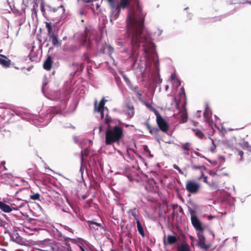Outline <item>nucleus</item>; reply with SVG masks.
<instances>
[{"mask_svg":"<svg viewBox=\"0 0 251 251\" xmlns=\"http://www.w3.org/2000/svg\"><path fill=\"white\" fill-rule=\"evenodd\" d=\"M133 1L135 6L129 10L126 19V33L131 37L132 67L145 77L150 71L151 59L156 53L155 47L149 35L143 31L145 14L139 0Z\"/></svg>","mask_w":251,"mask_h":251,"instance_id":"f257e3e1","label":"nucleus"},{"mask_svg":"<svg viewBox=\"0 0 251 251\" xmlns=\"http://www.w3.org/2000/svg\"><path fill=\"white\" fill-rule=\"evenodd\" d=\"M176 108L179 111V115L181 117L182 123H185L187 120V114L185 106L186 104V97L184 89L181 88L179 93V96L174 99Z\"/></svg>","mask_w":251,"mask_h":251,"instance_id":"f03ea898","label":"nucleus"},{"mask_svg":"<svg viewBox=\"0 0 251 251\" xmlns=\"http://www.w3.org/2000/svg\"><path fill=\"white\" fill-rule=\"evenodd\" d=\"M123 135V129L118 126L109 128L105 133V143L107 145H111L118 142L122 138Z\"/></svg>","mask_w":251,"mask_h":251,"instance_id":"7ed1b4c3","label":"nucleus"},{"mask_svg":"<svg viewBox=\"0 0 251 251\" xmlns=\"http://www.w3.org/2000/svg\"><path fill=\"white\" fill-rule=\"evenodd\" d=\"M105 100L103 98L100 102L99 105L97 104V100L95 101V111L99 113L100 115V118L103 119L104 118V114H106L105 121L106 123L108 124L111 120L107 115L108 109L104 107Z\"/></svg>","mask_w":251,"mask_h":251,"instance_id":"20e7f679","label":"nucleus"},{"mask_svg":"<svg viewBox=\"0 0 251 251\" xmlns=\"http://www.w3.org/2000/svg\"><path fill=\"white\" fill-rule=\"evenodd\" d=\"M110 4L111 8L114 9L116 8L117 10V14H119L121 9H125L129 5V0H119L116 2L115 0H107Z\"/></svg>","mask_w":251,"mask_h":251,"instance_id":"39448f33","label":"nucleus"},{"mask_svg":"<svg viewBox=\"0 0 251 251\" xmlns=\"http://www.w3.org/2000/svg\"><path fill=\"white\" fill-rule=\"evenodd\" d=\"M200 188L199 183L195 182L193 180H189L186 182V189L189 193H196Z\"/></svg>","mask_w":251,"mask_h":251,"instance_id":"423d86ee","label":"nucleus"},{"mask_svg":"<svg viewBox=\"0 0 251 251\" xmlns=\"http://www.w3.org/2000/svg\"><path fill=\"white\" fill-rule=\"evenodd\" d=\"M197 236L198 237V245L202 249L207 250L210 247V244H206L205 242V237L203 235V232H198Z\"/></svg>","mask_w":251,"mask_h":251,"instance_id":"0eeeda50","label":"nucleus"},{"mask_svg":"<svg viewBox=\"0 0 251 251\" xmlns=\"http://www.w3.org/2000/svg\"><path fill=\"white\" fill-rule=\"evenodd\" d=\"M191 220L193 226L198 232H203V228L201 223L195 215L193 214L191 216Z\"/></svg>","mask_w":251,"mask_h":251,"instance_id":"6e6552de","label":"nucleus"},{"mask_svg":"<svg viewBox=\"0 0 251 251\" xmlns=\"http://www.w3.org/2000/svg\"><path fill=\"white\" fill-rule=\"evenodd\" d=\"M156 122L158 126L162 131L166 132L168 130V125L160 114L156 116Z\"/></svg>","mask_w":251,"mask_h":251,"instance_id":"1a4fd4ad","label":"nucleus"},{"mask_svg":"<svg viewBox=\"0 0 251 251\" xmlns=\"http://www.w3.org/2000/svg\"><path fill=\"white\" fill-rule=\"evenodd\" d=\"M11 61L5 55L0 54V65L5 68H8L10 66Z\"/></svg>","mask_w":251,"mask_h":251,"instance_id":"9d476101","label":"nucleus"},{"mask_svg":"<svg viewBox=\"0 0 251 251\" xmlns=\"http://www.w3.org/2000/svg\"><path fill=\"white\" fill-rule=\"evenodd\" d=\"M124 112L125 114L129 117H132L134 115V111L133 106L126 105L124 107Z\"/></svg>","mask_w":251,"mask_h":251,"instance_id":"9b49d317","label":"nucleus"},{"mask_svg":"<svg viewBox=\"0 0 251 251\" xmlns=\"http://www.w3.org/2000/svg\"><path fill=\"white\" fill-rule=\"evenodd\" d=\"M0 209L6 213H9L12 211V208L9 205L1 201H0Z\"/></svg>","mask_w":251,"mask_h":251,"instance_id":"f8f14e48","label":"nucleus"},{"mask_svg":"<svg viewBox=\"0 0 251 251\" xmlns=\"http://www.w3.org/2000/svg\"><path fill=\"white\" fill-rule=\"evenodd\" d=\"M52 66V61L51 57L49 56L44 63V68L47 70H50Z\"/></svg>","mask_w":251,"mask_h":251,"instance_id":"ddd939ff","label":"nucleus"},{"mask_svg":"<svg viewBox=\"0 0 251 251\" xmlns=\"http://www.w3.org/2000/svg\"><path fill=\"white\" fill-rule=\"evenodd\" d=\"M171 81L174 87H177L180 85V82L177 79L175 74L171 75Z\"/></svg>","mask_w":251,"mask_h":251,"instance_id":"4468645a","label":"nucleus"},{"mask_svg":"<svg viewBox=\"0 0 251 251\" xmlns=\"http://www.w3.org/2000/svg\"><path fill=\"white\" fill-rule=\"evenodd\" d=\"M69 240L71 241L73 243L77 244L79 247L80 245L82 246L83 243L85 242L84 240L82 239H69Z\"/></svg>","mask_w":251,"mask_h":251,"instance_id":"2eb2a0df","label":"nucleus"},{"mask_svg":"<svg viewBox=\"0 0 251 251\" xmlns=\"http://www.w3.org/2000/svg\"><path fill=\"white\" fill-rule=\"evenodd\" d=\"M177 251H190V249L188 244H183L179 246Z\"/></svg>","mask_w":251,"mask_h":251,"instance_id":"dca6fc26","label":"nucleus"},{"mask_svg":"<svg viewBox=\"0 0 251 251\" xmlns=\"http://www.w3.org/2000/svg\"><path fill=\"white\" fill-rule=\"evenodd\" d=\"M49 35L50 36V39L51 40L52 44L55 46L59 45V42L58 41L57 37L53 33H51Z\"/></svg>","mask_w":251,"mask_h":251,"instance_id":"f3484780","label":"nucleus"},{"mask_svg":"<svg viewBox=\"0 0 251 251\" xmlns=\"http://www.w3.org/2000/svg\"><path fill=\"white\" fill-rule=\"evenodd\" d=\"M136 223H137V228H138V230L139 232V233L142 236H144V230H143V228L142 226V225L140 222V221L139 220H137L136 221Z\"/></svg>","mask_w":251,"mask_h":251,"instance_id":"a211bd4d","label":"nucleus"},{"mask_svg":"<svg viewBox=\"0 0 251 251\" xmlns=\"http://www.w3.org/2000/svg\"><path fill=\"white\" fill-rule=\"evenodd\" d=\"M3 116L5 118H9V115H13V113L12 112H13V111H12L10 109H3Z\"/></svg>","mask_w":251,"mask_h":251,"instance_id":"6ab92c4d","label":"nucleus"},{"mask_svg":"<svg viewBox=\"0 0 251 251\" xmlns=\"http://www.w3.org/2000/svg\"><path fill=\"white\" fill-rule=\"evenodd\" d=\"M145 104H146V106L151 111L154 112V113L155 114L156 116H157V115H159V114L158 112V111L152 105H151L150 103H145Z\"/></svg>","mask_w":251,"mask_h":251,"instance_id":"aec40b11","label":"nucleus"},{"mask_svg":"<svg viewBox=\"0 0 251 251\" xmlns=\"http://www.w3.org/2000/svg\"><path fill=\"white\" fill-rule=\"evenodd\" d=\"M167 241L168 244H172L176 241V238L175 236L170 235L167 237Z\"/></svg>","mask_w":251,"mask_h":251,"instance_id":"412c9836","label":"nucleus"},{"mask_svg":"<svg viewBox=\"0 0 251 251\" xmlns=\"http://www.w3.org/2000/svg\"><path fill=\"white\" fill-rule=\"evenodd\" d=\"M189 143H186L182 145V148L184 151V153L186 154H189V148L190 147Z\"/></svg>","mask_w":251,"mask_h":251,"instance_id":"4be33fe9","label":"nucleus"},{"mask_svg":"<svg viewBox=\"0 0 251 251\" xmlns=\"http://www.w3.org/2000/svg\"><path fill=\"white\" fill-rule=\"evenodd\" d=\"M113 50L114 49L112 47L106 45L103 49V52H106L107 51H108L109 53H112L113 51Z\"/></svg>","mask_w":251,"mask_h":251,"instance_id":"5701e85b","label":"nucleus"},{"mask_svg":"<svg viewBox=\"0 0 251 251\" xmlns=\"http://www.w3.org/2000/svg\"><path fill=\"white\" fill-rule=\"evenodd\" d=\"M196 135L199 138H201L203 136V133L199 129H195L194 130Z\"/></svg>","mask_w":251,"mask_h":251,"instance_id":"b1692460","label":"nucleus"},{"mask_svg":"<svg viewBox=\"0 0 251 251\" xmlns=\"http://www.w3.org/2000/svg\"><path fill=\"white\" fill-rule=\"evenodd\" d=\"M46 26L48 29L49 35L51 34V33H53L51 31L52 27H51V24L47 23L46 24Z\"/></svg>","mask_w":251,"mask_h":251,"instance_id":"393cba45","label":"nucleus"},{"mask_svg":"<svg viewBox=\"0 0 251 251\" xmlns=\"http://www.w3.org/2000/svg\"><path fill=\"white\" fill-rule=\"evenodd\" d=\"M201 177L198 178V179L200 180V179H201L202 178H203V181L208 184V183L209 182L207 181V176H204L203 175V173L202 172H201Z\"/></svg>","mask_w":251,"mask_h":251,"instance_id":"a878e982","label":"nucleus"},{"mask_svg":"<svg viewBox=\"0 0 251 251\" xmlns=\"http://www.w3.org/2000/svg\"><path fill=\"white\" fill-rule=\"evenodd\" d=\"M31 199L33 200H38L40 198V195L38 193H36L30 196Z\"/></svg>","mask_w":251,"mask_h":251,"instance_id":"bb28decb","label":"nucleus"},{"mask_svg":"<svg viewBox=\"0 0 251 251\" xmlns=\"http://www.w3.org/2000/svg\"><path fill=\"white\" fill-rule=\"evenodd\" d=\"M173 167H174V168L175 169H176V170H178L179 173H180V174H182V171H181V169H180L178 167V166H177L176 165H173Z\"/></svg>","mask_w":251,"mask_h":251,"instance_id":"cd10ccee","label":"nucleus"},{"mask_svg":"<svg viewBox=\"0 0 251 251\" xmlns=\"http://www.w3.org/2000/svg\"><path fill=\"white\" fill-rule=\"evenodd\" d=\"M123 77H124L125 81L126 82V83L127 84H129V83H130L129 79L125 75H123Z\"/></svg>","mask_w":251,"mask_h":251,"instance_id":"c85d7f7f","label":"nucleus"},{"mask_svg":"<svg viewBox=\"0 0 251 251\" xmlns=\"http://www.w3.org/2000/svg\"><path fill=\"white\" fill-rule=\"evenodd\" d=\"M208 185L211 187H215V188H216L217 187L215 186V184L212 182V183H208Z\"/></svg>","mask_w":251,"mask_h":251,"instance_id":"c756f323","label":"nucleus"},{"mask_svg":"<svg viewBox=\"0 0 251 251\" xmlns=\"http://www.w3.org/2000/svg\"><path fill=\"white\" fill-rule=\"evenodd\" d=\"M201 168H204L202 166H201V167H198V166H193V169H201Z\"/></svg>","mask_w":251,"mask_h":251,"instance_id":"7c9ffc66","label":"nucleus"},{"mask_svg":"<svg viewBox=\"0 0 251 251\" xmlns=\"http://www.w3.org/2000/svg\"><path fill=\"white\" fill-rule=\"evenodd\" d=\"M238 154L241 157H242V156H243V154H244V153L242 151H238Z\"/></svg>","mask_w":251,"mask_h":251,"instance_id":"2f4dec72","label":"nucleus"},{"mask_svg":"<svg viewBox=\"0 0 251 251\" xmlns=\"http://www.w3.org/2000/svg\"><path fill=\"white\" fill-rule=\"evenodd\" d=\"M89 41H90L89 39H86V40L85 41V43H84L86 46H88Z\"/></svg>","mask_w":251,"mask_h":251,"instance_id":"473e14b6","label":"nucleus"},{"mask_svg":"<svg viewBox=\"0 0 251 251\" xmlns=\"http://www.w3.org/2000/svg\"><path fill=\"white\" fill-rule=\"evenodd\" d=\"M243 3H248L250 4H251V0H247L246 1H243Z\"/></svg>","mask_w":251,"mask_h":251,"instance_id":"72a5a7b5","label":"nucleus"},{"mask_svg":"<svg viewBox=\"0 0 251 251\" xmlns=\"http://www.w3.org/2000/svg\"><path fill=\"white\" fill-rule=\"evenodd\" d=\"M82 156L87 154V151L85 150L82 152Z\"/></svg>","mask_w":251,"mask_h":251,"instance_id":"f704fd0d","label":"nucleus"},{"mask_svg":"<svg viewBox=\"0 0 251 251\" xmlns=\"http://www.w3.org/2000/svg\"><path fill=\"white\" fill-rule=\"evenodd\" d=\"M147 126H148V128L150 130V132H151V133H152V130H151V127H150V126L149 125H148Z\"/></svg>","mask_w":251,"mask_h":251,"instance_id":"c9c22d12","label":"nucleus"},{"mask_svg":"<svg viewBox=\"0 0 251 251\" xmlns=\"http://www.w3.org/2000/svg\"><path fill=\"white\" fill-rule=\"evenodd\" d=\"M60 8L62 9V12L64 13L65 12V8L64 6L63 5H61Z\"/></svg>","mask_w":251,"mask_h":251,"instance_id":"e433bc0d","label":"nucleus"},{"mask_svg":"<svg viewBox=\"0 0 251 251\" xmlns=\"http://www.w3.org/2000/svg\"><path fill=\"white\" fill-rule=\"evenodd\" d=\"M92 224H95L98 226H100V224H99V223H95V222H92Z\"/></svg>","mask_w":251,"mask_h":251,"instance_id":"4c0bfd02","label":"nucleus"},{"mask_svg":"<svg viewBox=\"0 0 251 251\" xmlns=\"http://www.w3.org/2000/svg\"><path fill=\"white\" fill-rule=\"evenodd\" d=\"M80 248L81 251H85V250L83 249V248L81 246H80Z\"/></svg>","mask_w":251,"mask_h":251,"instance_id":"58836bf2","label":"nucleus"},{"mask_svg":"<svg viewBox=\"0 0 251 251\" xmlns=\"http://www.w3.org/2000/svg\"><path fill=\"white\" fill-rule=\"evenodd\" d=\"M169 89V86L168 85H166V87H165V89L166 91H167Z\"/></svg>","mask_w":251,"mask_h":251,"instance_id":"ea45409f","label":"nucleus"},{"mask_svg":"<svg viewBox=\"0 0 251 251\" xmlns=\"http://www.w3.org/2000/svg\"><path fill=\"white\" fill-rule=\"evenodd\" d=\"M144 149H145V151H147V150H148L147 146H145Z\"/></svg>","mask_w":251,"mask_h":251,"instance_id":"a19ab883","label":"nucleus"},{"mask_svg":"<svg viewBox=\"0 0 251 251\" xmlns=\"http://www.w3.org/2000/svg\"><path fill=\"white\" fill-rule=\"evenodd\" d=\"M210 175H215V173H214V172H211V173H210Z\"/></svg>","mask_w":251,"mask_h":251,"instance_id":"79ce46f5","label":"nucleus"},{"mask_svg":"<svg viewBox=\"0 0 251 251\" xmlns=\"http://www.w3.org/2000/svg\"><path fill=\"white\" fill-rule=\"evenodd\" d=\"M223 175L226 176H228V174L227 173H224Z\"/></svg>","mask_w":251,"mask_h":251,"instance_id":"37998d69","label":"nucleus"},{"mask_svg":"<svg viewBox=\"0 0 251 251\" xmlns=\"http://www.w3.org/2000/svg\"><path fill=\"white\" fill-rule=\"evenodd\" d=\"M52 11H53L54 12H55L56 11V8H53L52 9Z\"/></svg>","mask_w":251,"mask_h":251,"instance_id":"c03bdc74","label":"nucleus"},{"mask_svg":"<svg viewBox=\"0 0 251 251\" xmlns=\"http://www.w3.org/2000/svg\"><path fill=\"white\" fill-rule=\"evenodd\" d=\"M96 6H97V8H99V7H100V6H99V5L98 4H97Z\"/></svg>","mask_w":251,"mask_h":251,"instance_id":"a18cd8bd","label":"nucleus"},{"mask_svg":"<svg viewBox=\"0 0 251 251\" xmlns=\"http://www.w3.org/2000/svg\"><path fill=\"white\" fill-rule=\"evenodd\" d=\"M46 251H50V249H47Z\"/></svg>","mask_w":251,"mask_h":251,"instance_id":"49530a36","label":"nucleus"},{"mask_svg":"<svg viewBox=\"0 0 251 251\" xmlns=\"http://www.w3.org/2000/svg\"><path fill=\"white\" fill-rule=\"evenodd\" d=\"M48 7H49V8L50 9H51V7H50V6H49Z\"/></svg>","mask_w":251,"mask_h":251,"instance_id":"de8ad7c7","label":"nucleus"},{"mask_svg":"<svg viewBox=\"0 0 251 251\" xmlns=\"http://www.w3.org/2000/svg\"><path fill=\"white\" fill-rule=\"evenodd\" d=\"M70 251H72L71 249L70 248V250H69Z\"/></svg>","mask_w":251,"mask_h":251,"instance_id":"09e8293b","label":"nucleus"}]
</instances>
